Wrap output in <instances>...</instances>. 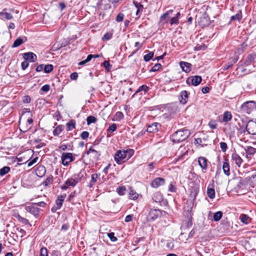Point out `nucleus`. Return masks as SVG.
<instances>
[{
  "label": "nucleus",
  "mask_w": 256,
  "mask_h": 256,
  "mask_svg": "<svg viewBox=\"0 0 256 256\" xmlns=\"http://www.w3.org/2000/svg\"><path fill=\"white\" fill-rule=\"evenodd\" d=\"M134 154V150L131 148L118 150L114 155V159L118 164H121L130 159Z\"/></svg>",
  "instance_id": "1"
},
{
  "label": "nucleus",
  "mask_w": 256,
  "mask_h": 256,
  "mask_svg": "<svg viewBox=\"0 0 256 256\" xmlns=\"http://www.w3.org/2000/svg\"><path fill=\"white\" fill-rule=\"evenodd\" d=\"M190 132L187 129H181L176 132L170 137L171 140L178 143L186 140L190 135Z\"/></svg>",
  "instance_id": "2"
},
{
  "label": "nucleus",
  "mask_w": 256,
  "mask_h": 256,
  "mask_svg": "<svg viewBox=\"0 0 256 256\" xmlns=\"http://www.w3.org/2000/svg\"><path fill=\"white\" fill-rule=\"evenodd\" d=\"M241 110L245 113L250 114L252 112L256 110V101H247L240 106Z\"/></svg>",
  "instance_id": "3"
},
{
  "label": "nucleus",
  "mask_w": 256,
  "mask_h": 256,
  "mask_svg": "<svg viewBox=\"0 0 256 256\" xmlns=\"http://www.w3.org/2000/svg\"><path fill=\"white\" fill-rule=\"evenodd\" d=\"M66 194H63L58 196L57 199L56 201V204L52 208L51 211L52 212H55L56 211L61 208L62 206L63 202L66 198Z\"/></svg>",
  "instance_id": "4"
},
{
  "label": "nucleus",
  "mask_w": 256,
  "mask_h": 256,
  "mask_svg": "<svg viewBox=\"0 0 256 256\" xmlns=\"http://www.w3.org/2000/svg\"><path fill=\"white\" fill-rule=\"evenodd\" d=\"M246 131L250 134H256V122L252 120L248 121L243 132H244Z\"/></svg>",
  "instance_id": "5"
},
{
  "label": "nucleus",
  "mask_w": 256,
  "mask_h": 256,
  "mask_svg": "<svg viewBox=\"0 0 256 256\" xmlns=\"http://www.w3.org/2000/svg\"><path fill=\"white\" fill-rule=\"evenodd\" d=\"M61 160L62 164L65 166H68L72 162L74 161V158L70 152H64L62 154Z\"/></svg>",
  "instance_id": "6"
},
{
  "label": "nucleus",
  "mask_w": 256,
  "mask_h": 256,
  "mask_svg": "<svg viewBox=\"0 0 256 256\" xmlns=\"http://www.w3.org/2000/svg\"><path fill=\"white\" fill-rule=\"evenodd\" d=\"M163 213H166V212L159 209H151L149 212L148 218L151 220H154L160 217Z\"/></svg>",
  "instance_id": "7"
},
{
  "label": "nucleus",
  "mask_w": 256,
  "mask_h": 256,
  "mask_svg": "<svg viewBox=\"0 0 256 256\" xmlns=\"http://www.w3.org/2000/svg\"><path fill=\"white\" fill-rule=\"evenodd\" d=\"M202 80V78L200 76H192L187 78L186 80V82L189 86L193 85L194 86H196L200 83Z\"/></svg>",
  "instance_id": "8"
},
{
  "label": "nucleus",
  "mask_w": 256,
  "mask_h": 256,
  "mask_svg": "<svg viewBox=\"0 0 256 256\" xmlns=\"http://www.w3.org/2000/svg\"><path fill=\"white\" fill-rule=\"evenodd\" d=\"M25 210L27 212H28L34 215L36 218H38L39 216V214L41 210L40 208L35 206L34 205L32 204L30 206H26Z\"/></svg>",
  "instance_id": "9"
},
{
  "label": "nucleus",
  "mask_w": 256,
  "mask_h": 256,
  "mask_svg": "<svg viewBox=\"0 0 256 256\" xmlns=\"http://www.w3.org/2000/svg\"><path fill=\"white\" fill-rule=\"evenodd\" d=\"M80 181V178L79 175H74L72 177L68 178L65 182L68 186L74 187Z\"/></svg>",
  "instance_id": "10"
},
{
  "label": "nucleus",
  "mask_w": 256,
  "mask_h": 256,
  "mask_svg": "<svg viewBox=\"0 0 256 256\" xmlns=\"http://www.w3.org/2000/svg\"><path fill=\"white\" fill-rule=\"evenodd\" d=\"M165 182L164 178H156L152 182L151 186L154 188H157L159 186L164 185Z\"/></svg>",
  "instance_id": "11"
},
{
  "label": "nucleus",
  "mask_w": 256,
  "mask_h": 256,
  "mask_svg": "<svg viewBox=\"0 0 256 256\" xmlns=\"http://www.w3.org/2000/svg\"><path fill=\"white\" fill-rule=\"evenodd\" d=\"M86 153L87 154H92V156L96 160H98L100 155V152L94 149L93 146H91L90 147L88 150L86 152Z\"/></svg>",
  "instance_id": "12"
},
{
  "label": "nucleus",
  "mask_w": 256,
  "mask_h": 256,
  "mask_svg": "<svg viewBox=\"0 0 256 256\" xmlns=\"http://www.w3.org/2000/svg\"><path fill=\"white\" fill-rule=\"evenodd\" d=\"M23 57L26 60H29L30 62H34L37 58L36 56L33 52H26L23 54Z\"/></svg>",
  "instance_id": "13"
},
{
  "label": "nucleus",
  "mask_w": 256,
  "mask_h": 256,
  "mask_svg": "<svg viewBox=\"0 0 256 256\" xmlns=\"http://www.w3.org/2000/svg\"><path fill=\"white\" fill-rule=\"evenodd\" d=\"M232 159L238 167H240L243 162L241 157L236 153H234L232 154Z\"/></svg>",
  "instance_id": "14"
},
{
  "label": "nucleus",
  "mask_w": 256,
  "mask_h": 256,
  "mask_svg": "<svg viewBox=\"0 0 256 256\" xmlns=\"http://www.w3.org/2000/svg\"><path fill=\"white\" fill-rule=\"evenodd\" d=\"M256 58V55L254 54H251L248 56L245 60L244 65V66H248L253 63Z\"/></svg>",
  "instance_id": "15"
},
{
  "label": "nucleus",
  "mask_w": 256,
  "mask_h": 256,
  "mask_svg": "<svg viewBox=\"0 0 256 256\" xmlns=\"http://www.w3.org/2000/svg\"><path fill=\"white\" fill-rule=\"evenodd\" d=\"M160 126V125L158 123H152L148 127L147 132L150 133H155L158 131V127Z\"/></svg>",
  "instance_id": "16"
},
{
  "label": "nucleus",
  "mask_w": 256,
  "mask_h": 256,
  "mask_svg": "<svg viewBox=\"0 0 256 256\" xmlns=\"http://www.w3.org/2000/svg\"><path fill=\"white\" fill-rule=\"evenodd\" d=\"M198 164L202 170H206L208 167L207 159L205 157H200L198 158Z\"/></svg>",
  "instance_id": "17"
},
{
  "label": "nucleus",
  "mask_w": 256,
  "mask_h": 256,
  "mask_svg": "<svg viewBox=\"0 0 256 256\" xmlns=\"http://www.w3.org/2000/svg\"><path fill=\"white\" fill-rule=\"evenodd\" d=\"M38 176L42 178L44 176L46 172V168L43 166H39L36 171Z\"/></svg>",
  "instance_id": "18"
},
{
  "label": "nucleus",
  "mask_w": 256,
  "mask_h": 256,
  "mask_svg": "<svg viewBox=\"0 0 256 256\" xmlns=\"http://www.w3.org/2000/svg\"><path fill=\"white\" fill-rule=\"evenodd\" d=\"M180 65L182 70L185 72H189L191 70V64L188 62H180Z\"/></svg>",
  "instance_id": "19"
},
{
  "label": "nucleus",
  "mask_w": 256,
  "mask_h": 256,
  "mask_svg": "<svg viewBox=\"0 0 256 256\" xmlns=\"http://www.w3.org/2000/svg\"><path fill=\"white\" fill-rule=\"evenodd\" d=\"M222 169L225 174L228 176L230 174L229 162L227 158L224 159V161L222 165Z\"/></svg>",
  "instance_id": "20"
},
{
  "label": "nucleus",
  "mask_w": 256,
  "mask_h": 256,
  "mask_svg": "<svg viewBox=\"0 0 256 256\" xmlns=\"http://www.w3.org/2000/svg\"><path fill=\"white\" fill-rule=\"evenodd\" d=\"M99 177L100 174H92L91 180L89 184L88 185L90 188H92L95 185L98 180L99 178Z\"/></svg>",
  "instance_id": "21"
},
{
  "label": "nucleus",
  "mask_w": 256,
  "mask_h": 256,
  "mask_svg": "<svg viewBox=\"0 0 256 256\" xmlns=\"http://www.w3.org/2000/svg\"><path fill=\"white\" fill-rule=\"evenodd\" d=\"M181 100H180V102L183 104H186L188 100V93L186 90H182L180 92Z\"/></svg>",
  "instance_id": "22"
},
{
  "label": "nucleus",
  "mask_w": 256,
  "mask_h": 256,
  "mask_svg": "<svg viewBox=\"0 0 256 256\" xmlns=\"http://www.w3.org/2000/svg\"><path fill=\"white\" fill-rule=\"evenodd\" d=\"M206 193L210 198L213 199L214 198L216 193L214 186H208Z\"/></svg>",
  "instance_id": "23"
},
{
  "label": "nucleus",
  "mask_w": 256,
  "mask_h": 256,
  "mask_svg": "<svg viewBox=\"0 0 256 256\" xmlns=\"http://www.w3.org/2000/svg\"><path fill=\"white\" fill-rule=\"evenodd\" d=\"M244 150L246 152V157L248 158V156L254 155L256 152V149L252 146H246L244 148Z\"/></svg>",
  "instance_id": "24"
},
{
  "label": "nucleus",
  "mask_w": 256,
  "mask_h": 256,
  "mask_svg": "<svg viewBox=\"0 0 256 256\" xmlns=\"http://www.w3.org/2000/svg\"><path fill=\"white\" fill-rule=\"evenodd\" d=\"M241 222L244 224H248L250 222V218L246 214H242L240 216Z\"/></svg>",
  "instance_id": "25"
},
{
  "label": "nucleus",
  "mask_w": 256,
  "mask_h": 256,
  "mask_svg": "<svg viewBox=\"0 0 256 256\" xmlns=\"http://www.w3.org/2000/svg\"><path fill=\"white\" fill-rule=\"evenodd\" d=\"M129 198L132 200H136L138 198V194L134 190L130 188L129 191Z\"/></svg>",
  "instance_id": "26"
},
{
  "label": "nucleus",
  "mask_w": 256,
  "mask_h": 256,
  "mask_svg": "<svg viewBox=\"0 0 256 256\" xmlns=\"http://www.w3.org/2000/svg\"><path fill=\"white\" fill-rule=\"evenodd\" d=\"M153 200L156 202H160L163 200V196L160 192H156L152 197Z\"/></svg>",
  "instance_id": "27"
},
{
  "label": "nucleus",
  "mask_w": 256,
  "mask_h": 256,
  "mask_svg": "<svg viewBox=\"0 0 256 256\" xmlns=\"http://www.w3.org/2000/svg\"><path fill=\"white\" fill-rule=\"evenodd\" d=\"M190 196L191 198L194 200L198 192V188L197 187L192 188L190 189Z\"/></svg>",
  "instance_id": "28"
},
{
  "label": "nucleus",
  "mask_w": 256,
  "mask_h": 256,
  "mask_svg": "<svg viewBox=\"0 0 256 256\" xmlns=\"http://www.w3.org/2000/svg\"><path fill=\"white\" fill-rule=\"evenodd\" d=\"M64 126L62 125H59L57 126L53 130V134L54 136H58L63 130Z\"/></svg>",
  "instance_id": "29"
},
{
  "label": "nucleus",
  "mask_w": 256,
  "mask_h": 256,
  "mask_svg": "<svg viewBox=\"0 0 256 256\" xmlns=\"http://www.w3.org/2000/svg\"><path fill=\"white\" fill-rule=\"evenodd\" d=\"M232 118V116L230 112L226 111L224 114L222 121L224 122H228L231 120Z\"/></svg>",
  "instance_id": "30"
},
{
  "label": "nucleus",
  "mask_w": 256,
  "mask_h": 256,
  "mask_svg": "<svg viewBox=\"0 0 256 256\" xmlns=\"http://www.w3.org/2000/svg\"><path fill=\"white\" fill-rule=\"evenodd\" d=\"M68 130H71L75 128L76 122L74 120H72L66 124Z\"/></svg>",
  "instance_id": "31"
},
{
  "label": "nucleus",
  "mask_w": 256,
  "mask_h": 256,
  "mask_svg": "<svg viewBox=\"0 0 256 256\" xmlns=\"http://www.w3.org/2000/svg\"><path fill=\"white\" fill-rule=\"evenodd\" d=\"M10 168L9 166H4L0 169V176H4L7 174L10 171Z\"/></svg>",
  "instance_id": "32"
},
{
  "label": "nucleus",
  "mask_w": 256,
  "mask_h": 256,
  "mask_svg": "<svg viewBox=\"0 0 256 256\" xmlns=\"http://www.w3.org/2000/svg\"><path fill=\"white\" fill-rule=\"evenodd\" d=\"M126 186H122L116 188V192L120 196L124 195L126 194Z\"/></svg>",
  "instance_id": "33"
},
{
  "label": "nucleus",
  "mask_w": 256,
  "mask_h": 256,
  "mask_svg": "<svg viewBox=\"0 0 256 256\" xmlns=\"http://www.w3.org/2000/svg\"><path fill=\"white\" fill-rule=\"evenodd\" d=\"M222 216V212L220 211H218L216 212L214 214V220L215 222H218L220 220Z\"/></svg>",
  "instance_id": "34"
},
{
  "label": "nucleus",
  "mask_w": 256,
  "mask_h": 256,
  "mask_svg": "<svg viewBox=\"0 0 256 256\" xmlns=\"http://www.w3.org/2000/svg\"><path fill=\"white\" fill-rule=\"evenodd\" d=\"M173 12V10H169L167 12H166L165 13H164L161 16H160V22H163V21L168 16L172 13Z\"/></svg>",
  "instance_id": "35"
},
{
  "label": "nucleus",
  "mask_w": 256,
  "mask_h": 256,
  "mask_svg": "<svg viewBox=\"0 0 256 256\" xmlns=\"http://www.w3.org/2000/svg\"><path fill=\"white\" fill-rule=\"evenodd\" d=\"M96 118L92 116H88L86 118V122H87V124L88 125H89L92 123H94L95 122H96Z\"/></svg>",
  "instance_id": "36"
},
{
  "label": "nucleus",
  "mask_w": 256,
  "mask_h": 256,
  "mask_svg": "<svg viewBox=\"0 0 256 256\" xmlns=\"http://www.w3.org/2000/svg\"><path fill=\"white\" fill-rule=\"evenodd\" d=\"M54 69V66L52 64H46L44 66V71L46 73L50 72Z\"/></svg>",
  "instance_id": "37"
},
{
  "label": "nucleus",
  "mask_w": 256,
  "mask_h": 256,
  "mask_svg": "<svg viewBox=\"0 0 256 256\" xmlns=\"http://www.w3.org/2000/svg\"><path fill=\"white\" fill-rule=\"evenodd\" d=\"M23 43V40L21 38H17L14 42L12 46L14 48L18 47L21 45Z\"/></svg>",
  "instance_id": "38"
},
{
  "label": "nucleus",
  "mask_w": 256,
  "mask_h": 256,
  "mask_svg": "<svg viewBox=\"0 0 256 256\" xmlns=\"http://www.w3.org/2000/svg\"><path fill=\"white\" fill-rule=\"evenodd\" d=\"M154 53L152 52H149L144 56V59L146 62H148L154 56Z\"/></svg>",
  "instance_id": "39"
},
{
  "label": "nucleus",
  "mask_w": 256,
  "mask_h": 256,
  "mask_svg": "<svg viewBox=\"0 0 256 256\" xmlns=\"http://www.w3.org/2000/svg\"><path fill=\"white\" fill-rule=\"evenodd\" d=\"M53 182V178L52 176L48 177L45 181L43 182V184L45 186H48L52 184Z\"/></svg>",
  "instance_id": "40"
},
{
  "label": "nucleus",
  "mask_w": 256,
  "mask_h": 256,
  "mask_svg": "<svg viewBox=\"0 0 256 256\" xmlns=\"http://www.w3.org/2000/svg\"><path fill=\"white\" fill-rule=\"evenodd\" d=\"M0 16L4 17L7 20H11L13 17L11 14L8 12H0Z\"/></svg>",
  "instance_id": "41"
},
{
  "label": "nucleus",
  "mask_w": 256,
  "mask_h": 256,
  "mask_svg": "<svg viewBox=\"0 0 256 256\" xmlns=\"http://www.w3.org/2000/svg\"><path fill=\"white\" fill-rule=\"evenodd\" d=\"M117 126L116 124H112L107 130L108 132H112L116 130Z\"/></svg>",
  "instance_id": "42"
},
{
  "label": "nucleus",
  "mask_w": 256,
  "mask_h": 256,
  "mask_svg": "<svg viewBox=\"0 0 256 256\" xmlns=\"http://www.w3.org/2000/svg\"><path fill=\"white\" fill-rule=\"evenodd\" d=\"M242 16L241 12H240L239 13L236 14L234 16H232L230 18V20H240L242 19Z\"/></svg>",
  "instance_id": "43"
},
{
  "label": "nucleus",
  "mask_w": 256,
  "mask_h": 256,
  "mask_svg": "<svg viewBox=\"0 0 256 256\" xmlns=\"http://www.w3.org/2000/svg\"><path fill=\"white\" fill-rule=\"evenodd\" d=\"M148 90L149 88L148 86H147L146 85H142L139 87L136 92L137 93L138 92L142 91H144V92H148Z\"/></svg>",
  "instance_id": "44"
},
{
  "label": "nucleus",
  "mask_w": 256,
  "mask_h": 256,
  "mask_svg": "<svg viewBox=\"0 0 256 256\" xmlns=\"http://www.w3.org/2000/svg\"><path fill=\"white\" fill-rule=\"evenodd\" d=\"M40 256H48V250L45 247H42L40 250Z\"/></svg>",
  "instance_id": "45"
},
{
  "label": "nucleus",
  "mask_w": 256,
  "mask_h": 256,
  "mask_svg": "<svg viewBox=\"0 0 256 256\" xmlns=\"http://www.w3.org/2000/svg\"><path fill=\"white\" fill-rule=\"evenodd\" d=\"M18 220L22 222V223L26 224V225H28L29 226H31V224H30V222H29L28 220H27L26 218H22L21 216H19L18 218Z\"/></svg>",
  "instance_id": "46"
},
{
  "label": "nucleus",
  "mask_w": 256,
  "mask_h": 256,
  "mask_svg": "<svg viewBox=\"0 0 256 256\" xmlns=\"http://www.w3.org/2000/svg\"><path fill=\"white\" fill-rule=\"evenodd\" d=\"M162 67L161 64L158 63L156 64L150 70V72H156L158 70Z\"/></svg>",
  "instance_id": "47"
},
{
  "label": "nucleus",
  "mask_w": 256,
  "mask_h": 256,
  "mask_svg": "<svg viewBox=\"0 0 256 256\" xmlns=\"http://www.w3.org/2000/svg\"><path fill=\"white\" fill-rule=\"evenodd\" d=\"M112 34L111 32H106V34H104L102 39L103 40H110L112 38Z\"/></svg>",
  "instance_id": "48"
},
{
  "label": "nucleus",
  "mask_w": 256,
  "mask_h": 256,
  "mask_svg": "<svg viewBox=\"0 0 256 256\" xmlns=\"http://www.w3.org/2000/svg\"><path fill=\"white\" fill-rule=\"evenodd\" d=\"M124 14L122 13H119L116 17V21L117 22H121L124 20Z\"/></svg>",
  "instance_id": "49"
},
{
  "label": "nucleus",
  "mask_w": 256,
  "mask_h": 256,
  "mask_svg": "<svg viewBox=\"0 0 256 256\" xmlns=\"http://www.w3.org/2000/svg\"><path fill=\"white\" fill-rule=\"evenodd\" d=\"M108 236L112 242H116L117 240V238L114 236V232L108 233Z\"/></svg>",
  "instance_id": "50"
},
{
  "label": "nucleus",
  "mask_w": 256,
  "mask_h": 256,
  "mask_svg": "<svg viewBox=\"0 0 256 256\" xmlns=\"http://www.w3.org/2000/svg\"><path fill=\"white\" fill-rule=\"evenodd\" d=\"M89 136V132L87 131H84L80 134V137L83 140H86Z\"/></svg>",
  "instance_id": "51"
},
{
  "label": "nucleus",
  "mask_w": 256,
  "mask_h": 256,
  "mask_svg": "<svg viewBox=\"0 0 256 256\" xmlns=\"http://www.w3.org/2000/svg\"><path fill=\"white\" fill-rule=\"evenodd\" d=\"M116 120H120L124 118V114L121 112H118L116 114Z\"/></svg>",
  "instance_id": "52"
},
{
  "label": "nucleus",
  "mask_w": 256,
  "mask_h": 256,
  "mask_svg": "<svg viewBox=\"0 0 256 256\" xmlns=\"http://www.w3.org/2000/svg\"><path fill=\"white\" fill-rule=\"evenodd\" d=\"M220 147L222 150L224 152H225L228 148L227 144L224 142H220Z\"/></svg>",
  "instance_id": "53"
},
{
  "label": "nucleus",
  "mask_w": 256,
  "mask_h": 256,
  "mask_svg": "<svg viewBox=\"0 0 256 256\" xmlns=\"http://www.w3.org/2000/svg\"><path fill=\"white\" fill-rule=\"evenodd\" d=\"M32 204L34 205L35 206H36L38 208V206L44 208L46 206V203L44 202H34L32 203Z\"/></svg>",
  "instance_id": "54"
},
{
  "label": "nucleus",
  "mask_w": 256,
  "mask_h": 256,
  "mask_svg": "<svg viewBox=\"0 0 256 256\" xmlns=\"http://www.w3.org/2000/svg\"><path fill=\"white\" fill-rule=\"evenodd\" d=\"M29 64L28 60H25L21 64V66L22 70H25L28 66Z\"/></svg>",
  "instance_id": "55"
},
{
  "label": "nucleus",
  "mask_w": 256,
  "mask_h": 256,
  "mask_svg": "<svg viewBox=\"0 0 256 256\" xmlns=\"http://www.w3.org/2000/svg\"><path fill=\"white\" fill-rule=\"evenodd\" d=\"M103 65H104V67L105 68L108 70H110V68L112 67V66L110 64V62L106 60L104 62Z\"/></svg>",
  "instance_id": "56"
},
{
  "label": "nucleus",
  "mask_w": 256,
  "mask_h": 256,
  "mask_svg": "<svg viewBox=\"0 0 256 256\" xmlns=\"http://www.w3.org/2000/svg\"><path fill=\"white\" fill-rule=\"evenodd\" d=\"M176 187L171 183L169 186L168 191L172 192H176Z\"/></svg>",
  "instance_id": "57"
},
{
  "label": "nucleus",
  "mask_w": 256,
  "mask_h": 256,
  "mask_svg": "<svg viewBox=\"0 0 256 256\" xmlns=\"http://www.w3.org/2000/svg\"><path fill=\"white\" fill-rule=\"evenodd\" d=\"M38 157H36L28 162V166L30 167L34 164L38 160Z\"/></svg>",
  "instance_id": "58"
},
{
  "label": "nucleus",
  "mask_w": 256,
  "mask_h": 256,
  "mask_svg": "<svg viewBox=\"0 0 256 256\" xmlns=\"http://www.w3.org/2000/svg\"><path fill=\"white\" fill-rule=\"evenodd\" d=\"M208 126L212 129H215L217 126L216 122L212 120L209 122Z\"/></svg>",
  "instance_id": "59"
},
{
  "label": "nucleus",
  "mask_w": 256,
  "mask_h": 256,
  "mask_svg": "<svg viewBox=\"0 0 256 256\" xmlns=\"http://www.w3.org/2000/svg\"><path fill=\"white\" fill-rule=\"evenodd\" d=\"M31 98L28 96H25L22 99V102L24 103L28 104L30 102Z\"/></svg>",
  "instance_id": "60"
},
{
  "label": "nucleus",
  "mask_w": 256,
  "mask_h": 256,
  "mask_svg": "<svg viewBox=\"0 0 256 256\" xmlns=\"http://www.w3.org/2000/svg\"><path fill=\"white\" fill-rule=\"evenodd\" d=\"M178 24V20L175 17H174L171 18L170 20V25H173L174 24Z\"/></svg>",
  "instance_id": "61"
},
{
  "label": "nucleus",
  "mask_w": 256,
  "mask_h": 256,
  "mask_svg": "<svg viewBox=\"0 0 256 256\" xmlns=\"http://www.w3.org/2000/svg\"><path fill=\"white\" fill-rule=\"evenodd\" d=\"M50 89V86L48 84H45L41 88V90L44 92H48Z\"/></svg>",
  "instance_id": "62"
},
{
  "label": "nucleus",
  "mask_w": 256,
  "mask_h": 256,
  "mask_svg": "<svg viewBox=\"0 0 256 256\" xmlns=\"http://www.w3.org/2000/svg\"><path fill=\"white\" fill-rule=\"evenodd\" d=\"M133 217H134L133 214L128 215L125 218V220H124L125 222H131L133 218Z\"/></svg>",
  "instance_id": "63"
},
{
  "label": "nucleus",
  "mask_w": 256,
  "mask_h": 256,
  "mask_svg": "<svg viewBox=\"0 0 256 256\" xmlns=\"http://www.w3.org/2000/svg\"><path fill=\"white\" fill-rule=\"evenodd\" d=\"M78 78V74L77 72H74L72 73L70 76V78L72 80H76Z\"/></svg>",
  "instance_id": "64"
}]
</instances>
